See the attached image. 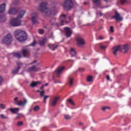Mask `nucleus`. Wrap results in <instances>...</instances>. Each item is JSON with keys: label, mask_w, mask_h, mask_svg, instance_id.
<instances>
[{"label": "nucleus", "mask_w": 131, "mask_h": 131, "mask_svg": "<svg viewBox=\"0 0 131 131\" xmlns=\"http://www.w3.org/2000/svg\"><path fill=\"white\" fill-rule=\"evenodd\" d=\"M101 21H102V22L104 21V20H103V19H101Z\"/></svg>", "instance_id": "63"}, {"label": "nucleus", "mask_w": 131, "mask_h": 131, "mask_svg": "<svg viewBox=\"0 0 131 131\" xmlns=\"http://www.w3.org/2000/svg\"><path fill=\"white\" fill-rule=\"evenodd\" d=\"M70 55L72 56V57H75V56H76V52L75 51L74 49H71Z\"/></svg>", "instance_id": "26"}, {"label": "nucleus", "mask_w": 131, "mask_h": 131, "mask_svg": "<svg viewBox=\"0 0 131 131\" xmlns=\"http://www.w3.org/2000/svg\"><path fill=\"white\" fill-rule=\"evenodd\" d=\"M92 1L93 2L94 4L96 7H99L101 6V0H92Z\"/></svg>", "instance_id": "22"}, {"label": "nucleus", "mask_w": 131, "mask_h": 131, "mask_svg": "<svg viewBox=\"0 0 131 131\" xmlns=\"http://www.w3.org/2000/svg\"><path fill=\"white\" fill-rule=\"evenodd\" d=\"M100 48L101 50H106V49H107V46L100 45Z\"/></svg>", "instance_id": "36"}, {"label": "nucleus", "mask_w": 131, "mask_h": 131, "mask_svg": "<svg viewBox=\"0 0 131 131\" xmlns=\"http://www.w3.org/2000/svg\"><path fill=\"white\" fill-rule=\"evenodd\" d=\"M120 1L122 5H124V4H127V3L129 2V0H120Z\"/></svg>", "instance_id": "31"}, {"label": "nucleus", "mask_w": 131, "mask_h": 131, "mask_svg": "<svg viewBox=\"0 0 131 131\" xmlns=\"http://www.w3.org/2000/svg\"><path fill=\"white\" fill-rule=\"evenodd\" d=\"M58 101H59V97H55L52 99V100L50 102V105L51 107H55L56 105H57V103H58Z\"/></svg>", "instance_id": "11"}, {"label": "nucleus", "mask_w": 131, "mask_h": 131, "mask_svg": "<svg viewBox=\"0 0 131 131\" xmlns=\"http://www.w3.org/2000/svg\"><path fill=\"white\" fill-rule=\"evenodd\" d=\"M46 42H47V38H43L42 40L39 41V45L41 47H45V45L46 44Z\"/></svg>", "instance_id": "21"}, {"label": "nucleus", "mask_w": 131, "mask_h": 131, "mask_svg": "<svg viewBox=\"0 0 131 131\" xmlns=\"http://www.w3.org/2000/svg\"><path fill=\"white\" fill-rule=\"evenodd\" d=\"M15 2H16V3H14V4L17 5V4H18V2H19V0H15Z\"/></svg>", "instance_id": "53"}, {"label": "nucleus", "mask_w": 131, "mask_h": 131, "mask_svg": "<svg viewBox=\"0 0 131 131\" xmlns=\"http://www.w3.org/2000/svg\"><path fill=\"white\" fill-rule=\"evenodd\" d=\"M113 54L115 56H117V52H121L122 51V49H121V46H117L112 48Z\"/></svg>", "instance_id": "10"}, {"label": "nucleus", "mask_w": 131, "mask_h": 131, "mask_svg": "<svg viewBox=\"0 0 131 131\" xmlns=\"http://www.w3.org/2000/svg\"><path fill=\"white\" fill-rule=\"evenodd\" d=\"M17 100H18V97H16V98H14V101H16Z\"/></svg>", "instance_id": "56"}, {"label": "nucleus", "mask_w": 131, "mask_h": 131, "mask_svg": "<svg viewBox=\"0 0 131 131\" xmlns=\"http://www.w3.org/2000/svg\"><path fill=\"white\" fill-rule=\"evenodd\" d=\"M76 40L77 41L78 46H83L84 45V40L81 37H77Z\"/></svg>", "instance_id": "15"}, {"label": "nucleus", "mask_w": 131, "mask_h": 131, "mask_svg": "<svg viewBox=\"0 0 131 131\" xmlns=\"http://www.w3.org/2000/svg\"><path fill=\"white\" fill-rule=\"evenodd\" d=\"M123 50H124V53H126L128 52L129 48H128V46L125 45L123 46Z\"/></svg>", "instance_id": "27"}, {"label": "nucleus", "mask_w": 131, "mask_h": 131, "mask_svg": "<svg viewBox=\"0 0 131 131\" xmlns=\"http://www.w3.org/2000/svg\"><path fill=\"white\" fill-rule=\"evenodd\" d=\"M48 98H50V96L46 95V96H43V103H47V101H46V100H47V99H48Z\"/></svg>", "instance_id": "35"}, {"label": "nucleus", "mask_w": 131, "mask_h": 131, "mask_svg": "<svg viewBox=\"0 0 131 131\" xmlns=\"http://www.w3.org/2000/svg\"><path fill=\"white\" fill-rule=\"evenodd\" d=\"M96 14H97V15H99V14L100 17H102V16H103V13H102V12H100L99 13L97 12Z\"/></svg>", "instance_id": "48"}, {"label": "nucleus", "mask_w": 131, "mask_h": 131, "mask_svg": "<svg viewBox=\"0 0 131 131\" xmlns=\"http://www.w3.org/2000/svg\"><path fill=\"white\" fill-rule=\"evenodd\" d=\"M56 19V18L55 17V18H53V19L54 20V21H55Z\"/></svg>", "instance_id": "61"}, {"label": "nucleus", "mask_w": 131, "mask_h": 131, "mask_svg": "<svg viewBox=\"0 0 131 131\" xmlns=\"http://www.w3.org/2000/svg\"><path fill=\"white\" fill-rule=\"evenodd\" d=\"M64 32L66 37H67L68 38L71 37V35H72V33H73L72 30H71V29L68 27H66L64 28Z\"/></svg>", "instance_id": "8"}, {"label": "nucleus", "mask_w": 131, "mask_h": 131, "mask_svg": "<svg viewBox=\"0 0 131 131\" xmlns=\"http://www.w3.org/2000/svg\"><path fill=\"white\" fill-rule=\"evenodd\" d=\"M40 83H41V82L40 81H37V82L33 81L30 84V86L31 88H35V86H36L37 84H40Z\"/></svg>", "instance_id": "20"}, {"label": "nucleus", "mask_w": 131, "mask_h": 131, "mask_svg": "<svg viewBox=\"0 0 131 131\" xmlns=\"http://www.w3.org/2000/svg\"><path fill=\"white\" fill-rule=\"evenodd\" d=\"M100 9H105L106 8H109V6H100Z\"/></svg>", "instance_id": "45"}, {"label": "nucleus", "mask_w": 131, "mask_h": 131, "mask_svg": "<svg viewBox=\"0 0 131 131\" xmlns=\"http://www.w3.org/2000/svg\"><path fill=\"white\" fill-rule=\"evenodd\" d=\"M63 69H64V67H59L57 68L56 70L55 71V73H56L57 76H59V75H60V73L62 72Z\"/></svg>", "instance_id": "18"}, {"label": "nucleus", "mask_w": 131, "mask_h": 131, "mask_svg": "<svg viewBox=\"0 0 131 131\" xmlns=\"http://www.w3.org/2000/svg\"><path fill=\"white\" fill-rule=\"evenodd\" d=\"M2 82H3V77L0 76V85H2Z\"/></svg>", "instance_id": "47"}, {"label": "nucleus", "mask_w": 131, "mask_h": 131, "mask_svg": "<svg viewBox=\"0 0 131 131\" xmlns=\"http://www.w3.org/2000/svg\"><path fill=\"white\" fill-rule=\"evenodd\" d=\"M104 37H102L101 36H99L98 39H103Z\"/></svg>", "instance_id": "50"}, {"label": "nucleus", "mask_w": 131, "mask_h": 131, "mask_svg": "<svg viewBox=\"0 0 131 131\" xmlns=\"http://www.w3.org/2000/svg\"><path fill=\"white\" fill-rule=\"evenodd\" d=\"M49 85V84L48 83H46L44 84V86H48Z\"/></svg>", "instance_id": "54"}, {"label": "nucleus", "mask_w": 131, "mask_h": 131, "mask_svg": "<svg viewBox=\"0 0 131 131\" xmlns=\"http://www.w3.org/2000/svg\"><path fill=\"white\" fill-rule=\"evenodd\" d=\"M107 109H110V107H109V106H102L101 107V110L102 111H106Z\"/></svg>", "instance_id": "33"}, {"label": "nucleus", "mask_w": 131, "mask_h": 131, "mask_svg": "<svg viewBox=\"0 0 131 131\" xmlns=\"http://www.w3.org/2000/svg\"><path fill=\"white\" fill-rule=\"evenodd\" d=\"M18 12H20V8H11L9 9L8 13L11 15H16Z\"/></svg>", "instance_id": "12"}, {"label": "nucleus", "mask_w": 131, "mask_h": 131, "mask_svg": "<svg viewBox=\"0 0 131 131\" xmlns=\"http://www.w3.org/2000/svg\"><path fill=\"white\" fill-rule=\"evenodd\" d=\"M38 16V14L37 13H32V21L33 24H36L37 23V20H36V18H37Z\"/></svg>", "instance_id": "16"}, {"label": "nucleus", "mask_w": 131, "mask_h": 131, "mask_svg": "<svg viewBox=\"0 0 131 131\" xmlns=\"http://www.w3.org/2000/svg\"><path fill=\"white\" fill-rule=\"evenodd\" d=\"M79 71H80L81 72H82L83 71H84V69H82V68H79L78 69Z\"/></svg>", "instance_id": "49"}, {"label": "nucleus", "mask_w": 131, "mask_h": 131, "mask_svg": "<svg viewBox=\"0 0 131 131\" xmlns=\"http://www.w3.org/2000/svg\"><path fill=\"white\" fill-rule=\"evenodd\" d=\"M41 70V68L40 67H38L36 65H34L31 67H29L27 71L28 72H31V71H33L34 72H38V71H40Z\"/></svg>", "instance_id": "9"}, {"label": "nucleus", "mask_w": 131, "mask_h": 131, "mask_svg": "<svg viewBox=\"0 0 131 131\" xmlns=\"http://www.w3.org/2000/svg\"><path fill=\"white\" fill-rule=\"evenodd\" d=\"M7 19L6 15H1L0 16V22H5Z\"/></svg>", "instance_id": "28"}, {"label": "nucleus", "mask_w": 131, "mask_h": 131, "mask_svg": "<svg viewBox=\"0 0 131 131\" xmlns=\"http://www.w3.org/2000/svg\"><path fill=\"white\" fill-rule=\"evenodd\" d=\"M39 109H40L39 106L38 105H36V106L34 107V108H33V110H34V111L35 112H36V111H38Z\"/></svg>", "instance_id": "34"}, {"label": "nucleus", "mask_w": 131, "mask_h": 131, "mask_svg": "<svg viewBox=\"0 0 131 131\" xmlns=\"http://www.w3.org/2000/svg\"><path fill=\"white\" fill-rule=\"evenodd\" d=\"M1 117H2V118H3V119H8L9 117H5V115H4L3 114H2L0 115Z\"/></svg>", "instance_id": "40"}, {"label": "nucleus", "mask_w": 131, "mask_h": 131, "mask_svg": "<svg viewBox=\"0 0 131 131\" xmlns=\"http://www.w3.org/2000/svg\"><path fill=\"white\" fill-rule=\"evenodd\" d=\"M6 10V4H3L0 5V14L5 12Z\"/></svg>", "instance_id": "19"}, {"label": "nucleus", "mask_w": 131, "mask_h": 131, "mask_svg": "<svg viewBox=\"0 0 131 131\" xmlns=\"http://www.w3.org/2000/svg\"><path fill=\"white\" fill-rule=\"evenodd\" d=\"M48 3L47 2H42L39 4V10L42 12L44 13L45 16H56L58 12L56 11L54 8H48L47 7Z\"/></svg>", "instance_id": "1"}, {"label": "nucleus", "mask_w": 131, "mask_h": 131, "mask_svg": "<svg viewBox=\"0 0 131 131\" xmlns=\"http://www.w3.org/2000/svg\"><path fill=\"white\" fill-rule=\"evenodd\" d=\"M112 18L115 19L116 22L121 21L123 20V17L120 15V14L117 11H115V14L112 16Z\"/></svg>", "instance_id": "7"}, {"label": "nucleus", "mask_w": 131, "mask_h": 131, "mask_svg": "<svg viewBox=\"0 0 131 131\" xmlns=\"http://www.w3.org/2000/svg\"><path fill=\"white\" fill-rule=\"evenodd\" d=\"M51 37H53V33H51Z\"/></svg>", "instance_id": "60"}, {"label": "nucleus", "mask_w": 131, "mask_h": 131, "mask_svg": "<svg viewBox=\"0 0 131 131\" xmlns=\"http://www.w3.org/2000/svg\"><path fill=\"white\" fill-rule=\"evenodd\" d=\"M104 2H106L107 3V2H108V0H104Z\"/></svg>", "instance_id": "62"}, {"label": "nucleus", "mask_w": 131, "mask_h": 131, "mask_svg": "<svg viewBox=\"0 0 131 131\" xmlns=\"http://www.w3.org/2000/svg\"><path fill=\"white\" fill-rule=\"evenodd\" d=\"M13 41V36L11 34H8L2 40V43L11 45Z\"/></svg>", "instance_id": "5"}, {"label": "nucleus", "mask_w": 131, "mask_h": 131, "mask_svg": "<svg viewBox=\"0 0 131 131\" xmlns=\"http://www.w3.org/2000/svg\"><path fill=\"white\" fill-rule=\"evenodd\" d=\"M35 63H37V60H34L30 63V65H33V64H35Z\"/></svg>", "instance_id": "46"}, {"label": "nucleus", "mask_w": 131, "mask_h": 131, "mask_svg": "<svg viewBox=\"0 0 131 131\" xmlns=\"http://www.w3.org/2000/svg\"><path fill=\"white\" fill-rule=\"evenodd\" d=\"M73 78H69V83L70 85V86H72L73 85Z\"/></svg>", "instance_id": "30"}, {"label": "nucleus", "mask_w": 131, "mask_h": 131, "mask_svg": "<svg viewBox=\"0 0 131 131\" xmlns=\"http://www.w3.org/2000/svg\"><path fill=\"white\" fill-rule=\"evenodd\" d=\"M62 6L65 10L69 11V10H71L74 7V4H73L72 0H65L62 3Z\"/></svg>", "instance_id": "4"}, {"label": "nucleus", "mask_w": 131, "mask_h": 131, "mask_svg": "<svg viewBox=\"0 0 131 131\" xmlns=\"http://www.w3.org/2000/svg\"><path fill=\"white\" fill-rule=\"evenodd\" d=\"M64 118L66 120H69L71 118L70 117V116L69 115H64Z\"/></svg>", "instance_id": "43"}, {"label": "nucleus", "mask_w": 131, "mask_h": 131, "mask_svg": "<svg viewBox=\"0 0 131 131\" xmlns=\"http://www.w3.org/2000/svg\"><path fill=\"white\" fill-rule=\"evenodd\" d=\"M106 79L107 80H110V77L109 76H106Z\"/></svg>", "instance_id": "51"}, {"label": "nucleus", "mask_w": 131, "mask_h": 131, "mask_svg": "<svg viewBox=\"0 0 131 131\" xmlns=\"http://www.w3.org/2000/svg\"><path fill=\"white\" fill-rule=\"evenodd\" d=\"M89 4V3L88 2H84L83 3V5H88Z\"/></svg>", "instance_id": "55"}, {"label": "nucleus", "mask_w": 131, "mask_h": 131, "mask_svg": "<svg viewBox=\"0 0 131 131\" xmlns=\"http://www.w3.org/2000/svg\"><path fill=\"white\" fill-rule=\"evenodd\" d=\"M17 65V68H16V69H14L12 71V73H14V74H17V73H18L19 70H20V69L21 68V66H23V63H21V62H17L16 63Z\"/></svg>", "instance_id": "13"}, {"label": "nucleus", "mask_w": 131, "mask_h": 131, "mask_svg": "<svg viewBox=\"0 0 131 131\" xmlns=\"http://www.w3.org/2000/svg\"><path fill=\"white\" fill-rule=\"evenodd\" d=\"M17 126H21L22 125H23V122L20 121V122H18L17 124H16Z\"/></svg>", "instance_id": "39"}, {"label": "nucleus", "mask_w": 131, "mask_h": 131, "mask_svg": "<svg viewBox=\"0 0 131 131\" xmlns=\"http://www.w3.org/2000/svg\"><path fill=\"white\" fill-rule=\"evenodd\" d=\"M79 125H83V124H82V122H80V123H79Z\"/></svg>", "instance_id": "57"}, {"label": "nucleus", "mask_w": 131, "mask_h": 131, "mask_svg": "<svg viewBox=\"0 0 131 131\" xmlns=\"http://www.w3.org/2000/svg\"><path fill=\"white\" fill-rule=\"evenodd\" d=\"M110 40H113V37H110Z\"/></svg>", "instance_id": "58"}, {"label": "nucleus", "mask_w": 131, "mask_h": 131, "mask_svg": "<svg viewBox=\"0 0 131 131\" xmlns=\"http://www.w3.org/2000/svg\"><path fill=\"white\" fill-rule=\"evenodd\" d=\"M45 87V85H42L40 88V90H42V89H43V88Z\"/></svg>", "instance_id": "52"}, {"label": "nucleus", "mask_w": 131, "mask_h": 131, "mask_svg": "<svg viewBox=\"0 0 131 131\" xmlns=\"http://www.w3.org/2000/svg\"><path fill=\"white\" fill-rule=\"evenodd\" d=\"M36 45V41L35 40H34L33 42L30 45L31 47H35V46Z\"/></svg>", "instance_id": "37"}, {"label": "nucleus", "mask_w": 131, "mask_h": 131, "mask_svg": "<svg viewBox=\"0 0 131 131\" xmlns=\"http://www.w3.org/2000/svg\"><path fill=\"white\" fill-rule=\"evenodd\" d=\"M27 103V100L26 99H24V101L22 100H19L18 102V101H15L14 104L15 105H18V106H25V104Z\"/></svg>", "instance_id": "14"}, {"label": "nucleus", "mask_w": 131, "mask_h": 131, "mask_svg": "<svg viewBox=\"0 0 131 131\" xmlns=\"http://www.w3.org/2000/svg\"><path fill=\"white\" fill-rule=\"evenodd\" d=\"M110 31L111 32H114V29L113 28V26H111L110 27Z\"/></svg>", "instance_id": "44"}, {"label": "nucleus", "mask_w": 131, "mask_h": 131, "mask_svg": "<svg viewBox=\"0 0 131 131\" xmlns=\"http://www.w3.org/2000/svg\"><path fill=\"white\" fill-rule=\"evenodd\" d=\"M13 57L15 58H17V59H20V58H22V56L21 55V54L19 52H15L13 53Z\"/></svg>", "instance_id": "24"}, {"label": "nucleus", "mask_w": 131, "mask_h": 131, "mask_svg": "<svg viewBox=\"0 0 131 131\" xmlns=\"http://www.w3.org/2000/svg\"><path fill=\"white\" fill-rule=\"evenodd\" d=\"M0 108L1 109H5L6 108V107L5 106V104L3 103L0 104Z\"/></svg>", "instance_id": "42"}, {"label": "nucleus", "mask_w": 131, "mask_h": 131, "mask_svg": "<svg viewBox=\"0 0 131 131\" xmlns=\"http://www.w3.org/2000/svg\"><path fill=\"white\" fill-rule=\"evenodd\" d=\"M19 110H20L19 108H10V111H11V112H12V113H14L15 114H16L17 112H19Z\"/></svg>", "instance_id": "25"}, {"label": "nucleus", "mask_w": 131, "mask_h": 131, "mask_svg": "<svg viewBox=\"0 0 131 131\" xmlns=\"http://www.w3.org/2000/svg\"><path fill=\"white\" fill-rule=\"evenodd\" d=\"M38 33L40 34H43V33H45V30H42V29H39L38 30Z\"/></svg>", "instance_id": "38"}, {"label": "nucleus", "mask_w": 131, "mask_h": 131, "mask_svg": "<svg viewBox=\"0 0 131 131\" xmlns=\"http://www.w3.org/2000/svg\"><path fill=\"white\" fill-rule=\"evenodd\" d=\"M86 80L88 82H93V76H89L87 78Z\"/></svg>", "instance_id": "29"}, {"label": "nucleus", "mask_w": 131, "mask_h": 131, "mask_svg": "<svg viewBox=\"0 0 131 131\" xmlns=\"http://www.w3.org/2000/svg\"><path fill=\"white\" fill-rule=\"evenodd\" d=\"M48 46L49 49L52 51H55V50L58 49V47H59V45L56 44H48Z\"/></svg>", "instance_id": "17"}, {"label": "nucleus", "mask_w": 131, "mask_h": 131, "mask_svg": "<svg viewBox=\"0 0 131 131\" xmlns=\"http://www.w3.org/2000/svg\"><path fill=\"white\" fill-rule=\"evenodd\" d=\"M21 53L23 57H29V56H30V49L28 48L27 46L24 47Z\"/></svg>", "instance_id": "6"}, {"label": "nucleus", "mask_w": 131, "mask_h": 131, "mask_svg": "<svg viewBox=\"0 0 131 131\" xmlns=\"http://www.w3.org/2000/svg\"><path fill=\"white\" fill-rule=\"evenodd\" d=\"M26 13V11L25 10H21L19 12L17 17L16 18L12 19L10 23V24L11 26L13 27H17L18 26H21V24L22 23V21L20 20L21 18H23L24 15Z\"/></svg>", "instance_id": "2"}, {"label": "nucleus", "mask_w": 131, "mask_h": 131, "mask_svg": "<svg viewBox=\"0 0 131 131\" xmlns=\"http://www.w3.org/2000/svg\"><path fill=\"white\" fill-rule=\"evenodd\" d=\"M14 36L16 38L17 40L20 42L25 41L28 37L26 32L19 29H17L14 31Z\"/></svg>", "instance_id": "3"}, {"label": "nucleus", "mask_w": 131, "mask_h": 131, "mask_svg": "<svg viewBox=\"0 0 131 131\" xmlns=\"http://www.w3.org/2000/svg\"><path fill=\"white\" fill-rule=\"evenodd\" d=\"M37 65H38V66L39 65V63H37Z\"/></svg>", "instance_id": "64"}, {"label": "nucleus", "mask_w": 131, "mask_h": 131, "mask_svg": "<svg viewBox=\"0 0 131 131\" xmlns=\"http://www.w3.org/2000/svg\"><path fill=\"white\" fill-rule=\"evenodd\" d=\"M40 97L45 96V91H44L40 92Z\"/></svg>", "instance_id": "41"}, {"label": "nucleus", "mask_w": 131, "mask_h": 131, "mask_svg": "<svg viewBox=\"0 0 131 131\" xmlns=\"http://www.w3.org/2000/svg\"><path fill=\"white\" fill-rule=\"evenodd\" d=\"M66 15L65 14H61L59 17L60 20H61V25L63 26L64 25V24L63 23L64 22V20L63 19H66Z\"/></svg>", "instance_id": "23"}, {"label": "nucleus", "mask_w": 131, "mask_h": 131, "mask_svg": "<svg viewBox=\"0 0 131 131\" xmlns=\"http://www.w3.org/2000/svg\"><path fill=\"white\" fill-rule=\"evenodd\" d=\"M67 102H69V103H70L71 105H72V106H74L75 105V104H74V102H73V101H72V99H68Z\"/></svg>", "instance_id": "32"}, {"label": "nucleus", "mask_w": 131, "mask_h": 131, "mask_svg": "<svg viewBox=\"0 0 131 131\" xmlns=\"http://www.w3.org/2000/svg\"><path fill=\"white\" fill-rule=\"evenodd\" d=\"M40 92L41 91H40L39 90H37V93H40Z\"/></svg>", "instance_id": "59"}]
</instances>
